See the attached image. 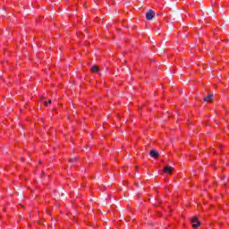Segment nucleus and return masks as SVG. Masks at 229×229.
<instances>
[{"label": "nucleus", "instance_id": "nucleus-7", "mask_svg": "<svg viewBox=\"0 0 229 229\" xmlns=\"http://www.w3.org/2000/svg\"><path fill=\"white\" fill-rule=\"evenodd\" d=\"M48 103L47 102H45V106H47Z\"/></svg>", "mask_w": 229, "mask_h": 229}, {"label": "nucleus", "instance_id": "nucleus-5", "mask_svg": "<svg viewBox=\"0 0 229 229\" xmlns=\"http://www.w3.org/2000/svg\"><path fill=\"white\" fill-rule=\"evenodd\" d=\"M212 98H214V95L210 94L204 98V101H212Z\"/></svg>", "mask_w": 229, "mask_h": 229}, {"label": "nucleus", "instance_id": "nucleus-3", "mask_svg": "<svg viewBox=\"0 0 229 229\" xmlns=\"http://www.w3.org/2000/svg\"><path fill=\"white\" fill-rule=\"evenodd\" d=\"M173 171H174L173 166H165L164 169V173H165L166 174H171Z\"/></svg>", "mask_w": 229, "mask_h": 229}, {"label": "nucleus", "instance_id": "nucleus-4", "mask_svg": "<svg viewBox=\"0 0 229 229\" xmlns=\"http://www.w3.org/2000/svg\"><path fill=\"white\" fill-rule=\"evenodd\" d=\"M150 157H152L153 158H157L158 157V152H157L156 150H151Z\"/></svg>", "mask_w": 229, "mask_h": 229}, {"label": "nucleus", "instance_id": "nucleus-2", "mask_svg": "<svg viewBox=\"0 0 229 229\" xmlns=\"http://www.w3.org/2000/svg\"><path fill=\"white\" fill-rule=\"evenodd\" d=\"M191 223H192V226L194 228H198L199 226V225H201V223H199V221H198V218H196V217H193L191 219Z\"/></svg>", "mask_w": 229, "mask_h": 229}, {"label": "nucleus", "instance_id": "nucleus-8", "mask_svg": "<svg viewBox=\"0 0 229 229\" xmlns=\"http://www.w3.org/2000/svg\"><path fill=\"white\" fill-rule=\"evenodd\" d=\"M50 103H51V100L48 101V104H49V105H50Z\"/></svg>", "mask_w": 229, "mask_h": 229}, {"label": "nucleus", "instance_id": "nucleus-6", "mask_svg": "<svg viewBox=\"0 0 229 229\" xmlns=\"http://www.w3.org/2000/svg\"><path fill=\"white\" fill-rule=\"evenodd\" d=\"M91 71L92 72H99V68H98V66H93L91 67Z\"/></svg>", "mask_w": 229, "mask_h": 229}, {"label": "nucleus", "instance_id": "nucleus-1", "mask_svg": "<svg viewBox=\"0 0 229 229\" xmlns=\"http://www.w3.org/2000/svg\"><path fill=\"white\" fill-rule=\"evenodd\" d=\"M153 17H155V13L152 10H149L147 13H146V20L147 21H151L153 19Z\"/></svg>", "mask_w": 229, "mask_h": 229}]
</instances>
